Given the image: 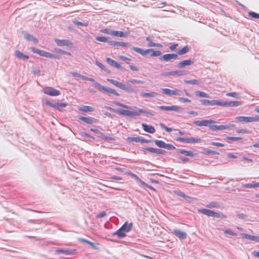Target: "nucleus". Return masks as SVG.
Segmentation results:
<instances>
[{"instance_id": "obj_55", "label": "nucleus", "mask_w": 259, "mask_h": 259, "mask_svg": "<svg viewBox=\"0 0 259 259\" xmlns=\"http://www.w3.org/2000/svg\"><path fill=\"white\" fill-rule=\"evenodd\" d=\"M164 148L166 149L167 150H174V149H175L176 150V149H177L174 145H172L170 144H167V143H165Z\"/></svg>"}, {"instance_id": "obj_25", "label": "nucleus", "mask_w": 259, "mask_h": 259, "mask_svg": "<svg viewBox=\"0 0 259 259\" xmlns=\"http://www.w3.org/2000/svg\"><path fill=\"white\" fill-rule=\"evenodd\" d=\"M23 34H24V38L26 39V40H27L28 41H32L35 43L38 42L37 39L36 38H35V37H34L33 35H32L31 34H30L26 32H25V31L23 32Z\"/></svg>"}, {"instance_id": "obj_30", "label": "nucleus", "mask_w": 259, "mask_h": 259, "mask_svg": "<svg viewBox=\"0 0 259 259\" xmlns=\"http://www.w3.org/2000/svg\"><path fill=\"white\" fill-rule=\"evenodd\" d=\"M134 108L136 109L137 112L138 113V116H140L141 113H145L146 114H149L151 116H154L155 114L153 113L152 112H150L149 111H147L146 110H144L142 109H140L137 108V107H134Z\"/></svg>"}, {"instance_id": "obj_21", "label": "nucleus", "mask_w": 259, "mask_h": 259, "mask_svg": "<svg viewBox=\"0 0 259 259\" xmlns=\"http://www.w3.org/2000/svg\"><path fill=\"white\" fill-rule=\"evenodd\" d=\"M241 235L243 238L247 239L256 242H259V237L257 236H254L245 233H243Z\"/></svg>"}, {"instance_id": "obj_27", "label": "nucleus", "mask_w": 259, "mask_h": 259, "mask_svg": "<svg viewBox=\"0 0 259 259\" xmlns=\"http://www.w3.org/2000/svg\"><path fill=\"white\" fill-rule=\"evenodd\" d=\"M128 35V33L127 32H123L121 31H116V30H113L112 31V35L117 36V37H126Z\"/></svg>"}, {"instance_id": "obj_18", "label": "nucleus", "mask_w": 259, "mask_h": 259, "mask_svg": "<svg viewBox=\"0 0 259 259\" xmlns=\"http://www.w3.org/2000/svg\"><path fill=\"white\" fill-rule=\"evenodd\" d=\"M209 127L210 129H211L212 131H223L224 130H229V126L227 125H209Z\"/></svg>"}, {"instance_id": "obj_2", "label": "nucleus", "mask_w": 259, "mask_h": 259, "mask_svg": "<svg viewBox=\"0 0 259 259\" xmlns=\"http://www.w3.org/2000/svg\"><path fill=\"white\" fill-rule=\"evenodd\" d=\"M133 50H134L137 53L141 54V55L143 56H145L150 53H151V54H150V57H158L160 56L161 54V52L160 51L158 50H154L153 49H148L145 50H144L142 49L141 48L133 47Z\"/></svg>"}, {"instance_id": "obj_3", "label": "nucleus", "mask_w": 259, "mask_h": 259, "mask_svg": "<svg viewBox=\"0 0 259 259\" xmlns=\"http://www.w3.org/2000/svg\"><path fill=\"white\" fill-rule=\"evenodd\" d=\"M96 85H97V89L100 91H103L109 94H113L116 96H119V94L113 89L103 86L100 83Z\"/></svg>"}, {"instance_id": "obj_5", "label": "nucleus", "mask_w": 259, "mask_h": 259, "mask_svg": "<svg viewBox=\"0 0 259 259\" xmlns=\"http://www.w3.org/2000/svg\"><path fill=\"white\" fill-rule=\"evenodd\" d=\"M46 104L50 107H53L55 109L62 111L61 108L66 107L67 106V104L66 103H59L57 102L56 103H52L50 101L47 100L46 101Z\"/></svg>"}, {"instance_id": "obj_50", "label": "nucleus", "mask_w": 259, "mask_h": 259, "mask_svg": "<svg viewBox=\"0 0 259 259\" xmlns=\"http://www.w3.org/2000/svg\"><path fill=\"white\" fill-rule=\"evenodd\" d=\"M95 63L101 69H102L104 71H107V67L104 65H103L102 63L99 62L98 61H96Z\"/></svg>"}, {"instance_id": "obj_24", "label": "nucleus", "mask_w": 259, "mask_h": 259, "mask_svg": "<svg viewBox=\"0 0 259 259\" xmlns=\"http://www.w3.org/2000/svg\"><path fill=\"white\" fill-rule=\"evenodd\" d=\"M133 225V224L132 223H128L127 222H125L120 227L121 228V230L123 231L125 233V234H126V233L129 232L132 230Z\"/></svg>"}, {"instance_id": "obj_7", "label": "nucleus", "mask_w": 259, "mask_h": 259, "mask_svg": "<svg viewBox=\"0 0 259 259\" xmlns=\"http://www.w3.org/2000/svg\"><path fill=\"white\" fill-rule=\"evenodd\" d=\"M242 105L240 101H220V106L223 107H237Z\"/></svg>"}, {"instance_id": "obj_15", "label": "nucleus", "mask_w": 259, "mask_h": 259, "mask_svg": "<svg viewBox=\"0 0 259 259\" xmlns=\"http://www.w3.org/2000/svg\"><path fill=\"white\" fill-rule=\"evenodd\" d=\"M172 233L180 239H185L187 238V234L185 232L182 231L178 229H175Z\"/></svg>"}, {"instance_id": "obj_38", "label": "nucleus", "mask_w": 259, "mask_h": 259, "mask_svg": "<svg viewBox=\"0 0 259 259\" xmlns=\"http://www.w3.org/2000/svg\"><path fill=\"white\" fill-rule=\"evenodd\" d=\"M171 60L170 54H166L159 58V60L161 61L167 62Z\"/></svg>"}, {"instance_id": "obj_41", "label": "nucleus", "mask_w": 259, "mask_h": 259, "mask_svg": "<svg viewBox=\"0 0 259 259\" xmlns=\"http://www.w3.org/2000/svg\"><path fill=\"white\" fill-rule=\"evenodd\" d=\"M155 144L159 148H164L165 143L161 140H154Z\"/></svg>"}, {"instance_id": "obj_32", "label": "nucleus", "mask_w": 259, "mask_h": 259, "mask_svg": "<svg viewBox=\"0 0 259 259\" xmlns=\"http://www.w3.org/2000/svg\"><path fill=\"white\" fill-rule=\"evenodd\" d=\"M169 74H171V75L176 76V77H179V76H181L185 75L186 71H184V70H178L170 71Z\"/></svg>"}, {"instance_id": "obj_53", "label": "nucleus", "mask_w": 259, "mask_h": 259, "mask_svg": "<svg viewBox=\"0 0 259 259\" xmlns=\"http://www.w3.org/2000/svg\"><path fill=\"white\" fill-rule=\"evenodd\" d=\"M55 51L56 53H60L61 54H65V55H71V54L69 52L65 51L62 50H61L60 49H55Z\"/></svg>"}, {"instance_id": "obj_61", "label": "nucleus", "mask_w": 259, "mask_h": 259, "mask_svg": "<svg viewBox=\"0 0 259 259\" xmlns=\"http://www.w3.org/2000/svg\"><path fill=\"white\" fill-rule=\"evenodd\" d=\"M117 42L116 41H113L108 39V41L107 42L110 46L111 47H117Z\"/></svg>"}, {"instance_id": "obj_52", "label": "nucleus", "mask_w": 259, "mask_h": 259, "mask_svg": "<svg viewBox=\"0 0 259 259\" xmlns=\"http://www.w3.org/2000/svg\"><path fill=\"white\" fill-rule=\"evenodd\" d=\"M248 16L253 18L259 19V14L254 12H248Z\"/></svg>"}, {"instance_id": "obj_44", "label": "nucleus", "mask_w": 259, "mask_h": 259, "mask_svg": "<svg viewBox=\"0 0 259 259\" xmlns=\"http://www.w3.org/2000/svg\"><path fill=\"white\" fill-rule=\"evenodd\" d=\"M203 153L209 155V154H214V155H219V153L214 151H212L208 149H204L203 151Z\"/></svg>"}, {"instance_id": "obj_16", "label": "nucleus", "mask_w": 259, "mask_h": 259, "mask_svg": "<svg viewBox=\"0 0 259 259\" xmlns=\"http://www.w3.org/2000/svg\"><path fill=\"white\" fill-rule=\"evenodd\" d=\"M55 41L58 46H70L72 45L71 41L68 39H59L58 38L55 39Z\"/></svg>"}, {"instance_id": "obj_35", "label": "nucleus", "mask_w": 259, "mask_h": 259, "mask_svg": "<svg viewBox=\"0 0 259 259\" xmlns=\"http://www.w3.org/2000/svg\"><path fill=\"white\" fill-rule=\"evenodd\" d=\"M79 110L83 112H93L94 110V108L89 106H83L79 108Z\"/></svg>"}, {"instance_id": "obj_14", "label": "nucleus", "mask_w": 259, "mask_h": 259, "mask_svg": "<svg viewBox=\"0 0 259 259\" xmlns=\"http://www.w3.org/2000/svg\"><path fill=\"white\" fill-rule=\"evenodd\" d=\"M235 120L237 121L242 122V123H248V122H253V116H237L235 117Z\"/></svg>"}, {"instance_id": "obj_6", "label": "nucleus", "mask_w": 259, "mask_h": 259, "mask_svg": "<svg viewBox=\"0 0 259 259\" xmlns=\"http://www.w3.org/2000/svg\"><path fill=\"white\" fill-rule=\"evenodd\" d=\"M158 108L162 111H174L177 112H181L182 108L176 105L172 106H160Z\"/></svg>"}, {"instance_id": "obj_1", "label": "nucleus", "mask_w": 259, "mask_h": 259, "mask_svg": "<svg viewBox=\"0 0 259 259\" xmlns=\"http://www.w3.org/2000/svg\"><path fill=\"white\" fill-rule=\"evenodd\" d=\"M114 103L118 106L122 107L125 109H133V111H130L128 110H124L121 109H113L111 107H108V109H109L111 111L114 112L118 114L119 115L126 116H138V113L136 111V109L134 108L133 107H129L127 105L123 104L119 102H114Z\"/></svg>"}, {"instance_id": "obj_31", "label": "nucleus", "mask_w": 259, "mask_h": 259, "mask_svg": "<svg viewBox=\"0 0 259 259\" xmlns=\"http://www.w3.org/2000/svg\"><path fill=\"white\" fill-rule=\"evenodd\" d=\"M106 61L110 65H111V66H112L117 69H120L121 68V65L119 64H118L115 61L111 59L110 58H107Z\"/></svg>"}, {"instance_id": "obj_56", "label": "nucleus", "mask_w": 259, "mask_h": 259, "mask_svg": "<svg viewBox=\"0 0 259 259\" xmlns=\"http://www.w3.org/2000/svg\"><path fill=\"white\" fill-rule=\"evenodd\" d=\"M133 178H134L137 182H139L141 185H146V184L136 174L134 176Z\"/></svg>"}, {"instance_id": "obj_22", "label": "nucleus", "mask_w": 259, "mask_h": 259, "mask_svg": "<svg viewBox=\"0 0 259 259\" xmlns=\"http://www.w3.org/2000/svg\"><path fill=\"white\" fill-rule=\"evenodd\" d=\"M145 149L151 153H156L158 154H164L165 152V151L163 150L152 147H147Z\"/></svg>"}, {"instance_id": "obj_49", "label": "nucleus", "mask_w": 259, "mask_h": 259, "mask_svg": "<svg viewBox=\"0 0 259 259\" xmlns=\"http://www.w3.org/2000/svg\"><path fill=\"white\" fill-rule=\"evenodd\" d=\"M128 81L132 83L143 84L144 83V81L143 80L135 79H130L128 80Z\"/></svg>"}, {"instance_id": "obj_48", "label": "nucleus", "mask_w": 259, "mask_h": 259, "mask_svg": "<svg viewBox=\"0 0 259 259\" xmlns=\"http://www.w3.org/2000/svg\"><path fill=\"white\" fill-rule=\"evenodd\" d=\"M127 141L130 142H139V137H128L127 138Z\"/></svg>"}, {"instance_id": "obj_19", "label": "nucleus", "mask_w": 259, "mask_h": 259, "mask_svg": "<svg viewBox=\"0 0 259 259\" xmlns=\"http://www.w3.org/2000/svg\"><path fill=\"white\" fill-rule=\"evenodd\" d=\"M176 151L179 153L184 154L187 156L194 157L196 155V154L193 152V151H187L185 149H176Z\"/></svg>"}, {"instance_id": "obj_11", "label": "nucleus", "mask_w": 259, "mask_h": 259, "mask_svg": "<svg viewBox=\"0 0 259 259\" xmlns=\"http://www.w3.org/2000/svg\"><path fill=\"white\" fill-rule=\"evenodd\" d=\"M78 119L89 124H93L97 123V119L92 117H84L81 115L78 116Z\"/></svg>"}, {"instance_id": "obj_40", "label": "nucleus", "mask_w": 259, "mask_h": 259, "mask_svg": "<svg viewBox=\"0 0 259 259\" xmlns=\"http://www.w3.org/2000/svg\"><path fill=\"white\" fill-rule=\"evenodd\" d=\"M206 207L208 208H221L220 204L218 202H211L206 205Z\"/></svg>"}, {"instance_id": "obj_59", "label": "nucleus", "mask_w": 259, "mask_h": 259, "mask_svg": "<svg viewBox=\"0 0 259 259\" xmlns=\"http://www.w3.org/2000/svg\"><path fill=\"white\" fill-rule=\"evenodd\" d=\"M160 125H161V127L162 128L164 129V130H165V131H166V132H169H169H172V130H173V128H172V127H166V126H165V125H164V124H163L161 123V124H160Z\"/></svg>"}, {"instance_id": "obj_45", "label": "nucleus", "mask_w": 259, "mask_h": 259, "mask_svg": "<svg viewBox=\"0 0 259 259\" xmlns=\"http://www.w3.org/2000/svg\"><path fill=\"white\" fill-rule=\"evenodd\" d=\"M109 37L105 36H96L95 39L97 41L103 42H107L108 41Z\"/></svg>"}, {"instance_id": "obj_46", "label": "nucleus", "mask_w": 259, "mask_h": 259, "mask_svg": "<svg viewBox=\"0 0 259 259\" xmlns=\"http://www.w3.org/2000/svg\"><path fill=\"white\" fill-rule=\"evenodd\" d=\"M73 23L77 26H87L88 25V22H81L76 20H73Z\"/></svg>"}, {"instance_id": "obj_51", "label": "nucleus", "mask_w": 259, "mask_h": 259, "mask_svg": "<svg viewBox=\"0 0 259 259\" xmlns=\"http://www.w3.org/2000/svg\"><path fill=\"white\" fill-rule=\"evenodd\" d=\"M112 31H113V30H112L110 29H108V28H105V29H102L100 30L101 32L105 33V34H110V35L112 34Z\"/></svg>"}, {"instance_id": "obj_42", "label": "nucleus", "mask_w": 259, "mask_h": 259, "mask_svg": "<svg viewBox=\"0 0 259 259\" xmlns=\"http://www.w3.org/2000/svg\"><path fill=\"white\" fill-rule=\"evenodd\" d=\"M226 96L228 97H232L235 99L240 98L239 94L236 92L228 93H227Z\"/></svg>"}, {"instance_id": "obj_47", "label": "nucleus", "mask_w": 259, "mask_h": 259, "mask_svg": "<svg viewBox=\"0 0 259 259\" xmlns=\"http://www.w3.org/2000/svg\"><path fill=\"white\" fill-rule=\"evenodd\" d=\"M117 47H122L125 48H128L131 47V45L128 42H117Z\"/></svg>"}, {"instance_id": "obj_20", "label": "nucleus", "mask_w": 259, "mask_h": 259, "mask_svg": "<svg viewBox=\"0 0 259 259\" xmlns=\"http://www.w3.org/2000/svg\"><path fill=\"white\" fill-rule=\"evenodd\" d=\"M142 128L146 132L150 134H153L155 132V129L154 126L148 125L146 123H143L142 124Z\"/></svg>"}, {"instance_id": "obj_62", "label": "nucleus", "mask_w": 259, "mask_h": 259, "mask_svg": "<svg viewBox=\"0 0 259 259\" xmlns=\"http://www.w3.org/2000/svg\"><path fill=\"white\" fill-rule=\"evenodd\" d=\"M210 144L212 146H215L218 147H224V144L221 143L211 142Z\"/></svg>"}, {"instance_id": "obj_39", "label": "nucleus", "mask_w": 259, "mask_h": 259, "mask_svg": "<svg viewBox=\"0 0 259 259\" xmlns=\"http://www.w3.org/2000/svg\"><path fill=\"white\" fill-rule=\"evenodd\" d=\"M195 95L201 98H208L209 95L205 92L201 91H196L195 93Z\"/></svg>"}, {"instance_id": "obj_58", "label": "nucleus", "mask_w": 259, "mask_h": 259, "mask_svg": "<svg viewBox=\"0 0 259 259\" xmlns=\"http://www.w3.org/2000/svg\"><path fill=\"white\" fill-rule=\"evenodd\" d=\"M224 233H225L226 234L230 235H232L233 236H235L237 235V234L236 233L234 232L232 230H231L230 229H226L224 231Z\"/></svg>"}, {"instance_id": "obj_23", "label": "nucleus", "mask_w": 259, "mask_h": 259, "mask_svg": "<svg viewBox=\"0 0 259 259\" xmlns=\"http://www.w3.org/2000/svg\"><path fill=\"white\" fill-rule=\"evenodd\" d=\"M30 50L34 53L37 54L40 56L46 57V55L48 52L44 50H41L35 48L34 47H31Z\"/></svg>"}, {"instance_id": "obj_36", "label": "nucleus", "mask_w": 259, "mask_h": 259, "mask_svg": "<svg viewBox=\"0 0 259 259\" xmlns=\"http://www.w3.org/2000/svg\"><path fill=\"white\" fill-rule=\"evenodd\" d=\"M123 90L129 94L133 93L136 92V91L133 89V88L130 84H127V85L125 84L124 88L123 89Z\"/></svg>"}, {"instance_id": "obj_34", "label": "nucleus", "mask_w": 259, "mask_h": 259, "mask_svg": "<svg viewBox=\"0 0 259 259\" xmlns=\"http://www.w3.org/2000/svg\"><path fill=\"white\" fill-rule=\"evenodd\" d=\"M113 234L117 235L119 238H123L126 236L125 233L121 230V228L117 230Z\"/></svg>"}, {"instance_id": "obj_4", "label": "nucleus", "mask_w": 259, "mask_h": 259, "mask_svg": "<svg viewBox=\"0 0 259 259\" xmlns=\"http://www.w3.org/2000/svg\"><path fill=\"white\" fill-rule=\"evenodd\" d=\"M42 92L47 95L51 96H58L60 94L59 90L55 89L53 87H46L43 89Z\"/></svg>"}, {"instance_id": "obj_64", "label": "nucleus", "mask_w": 259, "mask_h": 259, "mask_svg": "<svg viewBox=\"0 0 259 259\" xmlns=\"http://www.w3.org/2000/svg\"><path fill=\"white\" fill-rule=\"evenodd\" d=\"M236 132L237 133H242V134H247L248 133V131L247 129H239L236 131Z\"/></svg>"}, {"instance_id": "obj_9", "label": "nucleus", "mask_w": 259, "mask_h": 259, "mask_svg": "<svg viewBox=\"0 0 259 259\" xmlns=\"http://www.w3.org/2000/svg\"><path fill=\"white\" fill-rule=\"evenodd\" d=\"M161 90L162 93L168 96H180L181 95V91L178 89H175L174 90H170L167 88L161 89Z\"/></svg>"}, {"instance_id": "obj_29", "label": "nucleus", "mask_w": 259, "mask_h": 259, "mask_svg": "<svg viewBox=\"0 0 259 259\" xmlns=\"http://www.w3.org/2000/svg\"><path fill=\"white\" fill-rule=\"evenodd\" d=\"M141 95L143 97L155 98L158 95V94L154 92H151L150 93L142 92L141 93Z\"/></svg>"}, {"instance_id": "obj_12", "label": "nucleus", "mask_w": 259, "mask_h": 259, "mask_svg": "<svg viewBox=\"0 0 259 259\" xmlns=\"http://www.w3.org/2000/svg\"><path fill=\"white\" fill-rule=\"evenodd\" d=\"M215 121L212 120H196L194 121V124L195 125L199 126H209L210 123H214Z\"/></svg>"}, {"instance_id": "obj_26", "label": "nucleus", "mask_w": 259, "mask_h": 259, "mask_svg": "<svg viewBox=\"0 0 259 259\" xmlns=\"http://www.w3.org/2000/svg\"><path fill=\"white\" fill-rule=\"evenodd\" d=\"M75 250L73 249H59L56 250V252L58 254L63 253L66 255H71L73 254L75 252Z\"/></svg>"}, {"instance_id": "obj_43", "label": "nucleus", "mask_w": 259, "mask_h": 259, "mask_svg": "<svg viewBox=\"0 0 259 259\" xmlns=\"http://www.w3.org/2000/svg\"><path fill=\"white\" fill-rule=\"evenodd\" d=\"M185 82L187 84L197 85H198L200 83V81L196 79L185 80Z\"/></svg>"}, {"instance_id": "obj_10", "label": "nucleus", "mask_w": 259, "mask_h": 259, "mask_svg": "<svg viewBox=\"0 0 259 259\" xmlns=\"http://www.w3.org/2000/svg\"><path fill=\"white\" fill-rule=\"evenodd\" d=\"M202 213L205 215H206L208 217H212L216 218H225V215L219 211H200Z\"/></svg>"}, {"instance_id": "obj_17", "label": "nucleus", "mask_w": 259, "mask_h": 259, "mask_svg": "<svg viewBox=\"0 0 259 259\" xmlns=\"http://www.w3.org/2000/svg\"><path fill=\"white\" fill-rule=\"evenodd\" d=\"M193 59H188L180 62L177 65V67L182 68L186 66H189L193 64Z\"/></svg>"}, {"instance_id": "obj_57", "label": "nucleus", "mask_w": 259, "mask_h": 259, "mask_svg": "<svg viewBox=\"0 0 259 259\" xmlns=\"http://www.w3.org/2000/svg\"><path fill=\"white\" fill-rule=\"evenodd\" d=\"M101 138L104 140L105 141H112V140H114V139L112 137H108V136H106L105 135H104V134H102L101 135Z\"/></svg>"}, {"instance_id": "obj_63", "label": "nucleus", "mask_w": 259, "mask_h": 259, "mask_svg": "<svg viewBox=\"0 0 259 259\" xmlns=\"http://www.w3.org/2000/svg\"><path fill=\"white\" fill-rule=\"evenodd\" d=\"M179 101L181 102H183V103H190L191 102V100L188 98H183V97H181V98H179Z\"/></svg>"}, {"instance_id": "obj_37", "label": "nucleus", "mask_w": 259, "mask_h": 259, "mask_svg": "<svg viewBox=\"0 0 259 259\" xmlns=\"http://www.w3.org/2000/svg\"><path fill=\"white\" fill-rule=\"evenodd\" d=\"M189 51V47L188 46H185L181 50H179L177 53L179 55H183L184 54L187 53Z\"/></svg>"}, {"instance_id": "obj_60", "label": "nucleus", "mask_w": 259, "mask_h": 259, "mask_svg": "<svg viewBox=\"0 0 259 259\" xmlns=\"http://www.w3.org/2000/svg\"><path fill=\"white\" fill-rule=\"evenodd\" d=\"M151 141L150 140H146V139H144L142 137H139V142H141V143H148L151 142Z\"/></svg>"}, {"instance_id": "obj_28", "label": "nucleus", "mask_w": 259, "mask_h": 259, "mask_svg": "<svg viewBox=\"0 0 259 259\" xmlns=\"http://www.w3.org/2000/svg\"><path fill=\"white\" fill-rule=\"evenodd\" d=\"M15 55L17 58L23 60H27L29 58V56L28 55L23 54L22 52L18 50L15 51Z\"/></svg>"}, {"instance_id": "obj_54", "label": "nucleus", "mask_w": 259, "mask_h": 259, "mask_svg": "<svg viewBox=\"0 0 259 259\" xmlns=\"http://www.w3.org/2000/svg\"><path fill=\"white\" fill-rule=\"evenodd\" d=\"M226 140H232L233 141H237L239 140H241L242 139V138L241 137H227L225 138Z\"/></svg>"}, {"instance_id": "obj_8", "label": "nucleus", "mask_w": 259, "mask_h": 259, "mask_svg": "<svg viewBox=\"0 0 259 259\" xmlns=\"http://www.w3.org/2000/svg\"><path fill=\"white\" fill-rule=\"evenodd\" d=\"M177 140L181 142H185L187 143H200L201 139L198 138H184L179 137L177 138Z\"/></svg>"}, {"instance_id": "obj_33", "label": "nucleus", "mask_w": 259, "mask_h": 259, "mask_svg": "<svg viewBox=\"0 0 259 259\" xmlns=\"http://www.w3.org/2000/svg\"><path fill=\"white\" fill-rule=\"evenodd\" d=\"M81 79L82 80L90 81L93 82L94 86L97 89V84H100L99 82L95 81V80L94 78H90L85 76L83 75V76H81Z\"/></svg>"}, {"instance_id": "obj_13", "label": "nucleus", "mask_w": 259, "mask_h": 259, "mask_svg": "<svg viewBox=\"0 0 259 259\" xmlns=\"http://www.w3.org/2000/svg\"><path fill=\"white\" fill-rule=\"evenodd\" d=\"M200 102L201 103L205 106H208V105H218L219 106L220 104V101L219 100H209L207 99H201L200 100Z\"/></svg>"}]
</instances>
